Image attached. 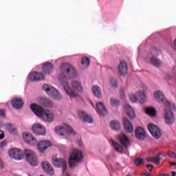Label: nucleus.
I'll use <instances>...</instances> for the list:
<instances>
[{
	"label": "nucleus",
	"instance_id": "nucleus-40",
	"mask_svg": "<svg viewBox=\"0 0 176 176\" xmlns=\"http://www.w3.org/2000/svg\"><path fill=\"white\" fill-rule=\"evenodd\" d=\"M160 160H161L160 158H155V157H154V163L155 164H160Z\"/></svg>",
	"mask_w": 176,
	"mask_h": 176
},
{
	"label": "nucleus",
	"instance_id": "nucleus-42",
	"mask_svg": "<svg viewBox=\"0 0 176 176\" xmlns=\"http://www.w3.org/2000/svg\"><path fill=\"white\" fill-rule=\"evenodd\" d=\"M5 138V134L3 133V131L0 130V140H3Z\"/></svg>",
	"mask_w": 176,
	"mask_h": 176
},
{
	"label": "nucleus",
	"instance_id": "nucleus-5",
	"mask_svg": "<svg viewBox=\"0 0 176 176\" xmlns=\"http://www.w3.org/2000/svg\"><path fill=\"white\" fill-rule=\"evenodd\" d=\"M164 104L166 107L165 108L164 112V119L166 124L171 126V124H173L174 122H175V119L174 118V113L171 110V108H174L175 105L174 103H172L168 100H166Z\"/></svg>",
	"mask_w": 176,
	"mask_h": 176
},
{
	"label": "nucleus",
	"instance_id": "nucleus-39",
	"mask_svg": "<svg viewBox=\"0 0 176 176\" xmlns=\"http://www.w3.org/2000/svg\"><path fill=\"white\" fill-rule=\"evenodd\" d=\"M0 118H5V110L0 109Z\"/></svg>",
	"mask_w": 176,
	"mask_h": 176
},
{
	"label": "nucleus",
	"instance_id": "nucleus-2",
	"mask_svg": "<svg viewBox=\"0 0 176 176\" xmlns=\"http://www.w3.org/2000/svg\"><path fill=\"white\" fill-rule=\"evenodd\" d=\"M23 154L25 156V160L30 166H38V157H36V154L32 150L25 148L23 153V151L19 148H12L8 152L10 157L15 160H21L23 159Z\"/></svg>",
	"mask_w": 176,
	"mask_h": 176
},
{
	"label": "nucleus",
	"instance_id": "nucleus-7",
	"mask_svg": "<svg viewBox=\"0 0 176 176\" xmlns=\"http://www.w3.org/2000/svg\"><path fill=\"white\" fill-rule=\"evenodd\" d=\"M55 133L59 135H65L66 134H75V132L72 128L67 124L56 126Z\"/></svg>",
	"mask_w": 176,
	"mask_h": 176
},
{
	"label": "nucleus",
	"instance_id": "nucleus-54",
	"mask_svg": "<svg viewBox=\"0 0 176 176\" xmlns=\"http://www.w3.org/2000/svg\"><path fill=\"white\" fill-rule=\"evenodd\" d=\"M174 43H175V45H176V38L174 41Z\"/></svg>",
	"mask_w": 176,
	"mask_h": 176
},
{
	"label": "nucleus",
	"instance_id": "nucleus-6",
	"mask_svg": "<svg viewBox=\"0 0 176 176\" xmlns=\"http://www.w3.org/2000/svg\"><path fill=\"white\" fill-rule=\"evenodd\" d=\"M43 90L47 93V94H49L50 97H52L54 100H61V94H60V92L56 88L49 85H43Z\"/></svg>",
	"mask_w": 176,
	"mask_h": 176
},
{
	"label": "nucleus",
	"instance_id": "nucleus-3",
	"mask_svg": "<svg viewBox=\"0 0 176 176\" xmlns=\"http://www.w3.org/2000/svg\"><path fill=\"white\" fill-rule=\"evenodd\" d=\"M30 109L38 118H40V119H42L44 122L50 123L54 120V114H53V112L50 110H45L40 105L35 104H31Z\"/></svg>",
	"mask_w": 176,
	"mask_h": 176
},
{
	"label": "nucleus",
	"instance_id": "nucleus-53",
	"mask_svg": "<svg viewBox=\"0 0 176 176\" xmlns=\"http://www.w3.org/2000/svg\"><path fill=\"white\" fill-rule=\"evenodd\" d=\"M65 176H71V175H69V174H68V173H66V175Z\"/></svg>",
	"mask_w": 176,
	"mask_h": 176
},
{
	"label": "nucleus",
	"instance_id": "nucleus-35",
	"mask_svg": "<svg viewBox=\"0 0 176 176\" xmlns=\"http://www.w3.org/2000/svg\"><path fill=\"white\" fill-rule=\"evenodd\" d=\"M160 50H157L156 48H153L151 50L150 53L152 56H159L160 54Z\"/></svg>",
	"mask_w": 176,
	"mask_h": 176
},
{
	"label": "nucleus",
	"instance_id": "nucleus-26",
	"mask_svg": "<svg viewBox=\"0 0 176 176\" xmlns=\"http://www.w3.org/2000/svg\"><path fill=\"white\" fill-rule=\"evenodd\" d=\"M124 109L126 111L127 116H129L130 119H134V118H135L134 110L129 104H125Z\"/></svg>",
	"mask_w": 176,
	"mask_h": 176
},
{
	"label": "nucleus",
	"instance_id": "nucleus-15",
	"mask_svg": "<svg viewBox=\"0 0 176 176\" xmlns=\"http://www.w3.org/2000/svg\"><path fill=\"white\" fill-rule=\"evenodd\" d=\"M29 79L32 82H36L38 80H43L45 79V76H43L42 73L33 72L30 74Z\"/></svg>",
	"mask_w": 176,
	"mask_h": 176
},
{
	"label": "nucleus",
	"instance_id": "nucleus-50",
	"mask_svg": "<svg viewBox=\"0 0 176 176\" xmlns=\"http://www.w3.org/2000/svg\"><path fill=\"white\" fill-rule=\"evenodd\" d=\"M82 144L83 143H82V140L78 141V144L80 145V146H82Z\"/></svg>",
	"mask_w": 176,
	"mask_h": 176
},
{
	"label": "nucleus",
	"instance_id": "nucleus-27",
	"mask_svg": "<svg viewBox=\"0 0 176 176\" xmlns=\"http://www.w3.org/2000/svg\"><path fill=\"white\" fill-rule=\"evenodd\" d=\"M110 127L112 130L118 131L120 129V122L118 120H111L110 122Z\"/></svg>",
	"mask_w": 176,
	"mask_h": 176
},
{
	"label": "nucleus",
	"instance_id": "nucleus-22",
	"mask_svg": "<svg viewBox=\"0 0 176 176\" xmlns=\"http://www.w3.org/2000/svg\"><path fill=\"white\" fill-rule=\"evenodd\" d=\"M118 140H119L120 144L124 148H127L129 145H130V141L129 140V138L124 134H121L118 136Z\"/></svg>",
	"mask_w": 176,
	"mask_h": 176
},
{
	"label": "nucleus",
	"instance_id": "nucleus-18",
	"mask_svg": "<svg viewBox=\"0 0 176 176\" xmlns=\"http://www.w3.org/2000/svg\"><path fill=\"white\" fill-rule=\"evenodd\" d=\"M11 104L15 109H21L23 105H24V101L20 98H14L11 101Z\"/></svg>",
	"mask_w": 176,
	"mask_h": 176
},
{
	"label": "nucleus",
	"instance_id": "nucleus-13",
	"mask_svg": "<svg viewBox=\"0 0 176 176\" xmlns=\"http://www.w3.org/2000/svg\"><path fill=\"white\" fill-rule=\"evenodd\" d=\"M78 115L84 123H93L94 122L93 118L91 117V116L87 114L86 111H78Z\"/></svg>",
	"mask_w": 176,
	"mask_h": 176
},
{
	"label": "nucleus",
	"instance_id": "nucleus-21",
	"mask_svg": "<svg viewBox=\"0 0 176 176\" xmlns=\"http://www.w3.org/2000/svg\"><path fill=\"white\" fill-rule=\"evenodd\" d=\"M96 111L98 113H100L101 116H105L108 113V111L104 104L101 102H99L96 104Z\"/></svg>",
	"mask_w": 176,
	"mask_h": 176
},
{
	"label": "nucleus",
	"instance_id": "nucleus-11",
	"mask_svg": "<svg viewBox=\"0 0 176 176\" xmlns=\"http://www.w3.org/2000/svg\"><path fill=\"white\" fill-rule=\"evenodd\" d=\"M52 162L54 167H61L63 173L66 171L67 161H65V160L61 158H53Z\"/></svg>",
	"mask_w": 176,
	"mask_h": 176
},
{
	"label": "nucleus",
	"instance_id": "nucleus-12",
	"mask_svg": "<svg viewBox=\"0 0 176 176\" xmlns=\"http://www.w3.org/2000/svg\"><path fill=\"white\" fill-rule=\"evenodd\" d=\"M23 138L27 144L29 145H36L38 144V140H36V138H34L32 134L25 133L23 134Z\"/></svg>",
	"mask_w": 176,
	"mask_h": 176
},
{
	"label": "nucleus",
	"instance_id": "nucleus-44",
	"mask_svg": "<svg viewBox=\"0 0 176 176\" xmlns=\"http://www.w3.org/2000/svg\"><path fill=\"white\" fill-rule=\"evenodd\" d=\"M147 160H148V162H152L153 163H154L155 157H148L147 158Z\"/></svg>",
	"mask_w": 176,
	"mask_h": 176
},
{
	"label": "nucleus",
	"instance_id": "nucleus-28",
	"mask_svg": "<svg viewBox=\"0 0 176 176\" xmlns=\"http://www.w3.org/2000/svg\"><path fill=\"white\" fill-rule=\"evenodd\" d=\"M92 91L95 97H97V98H101V89H100V87L94 86L92 87Z\"/></svg>",
	"mask_w": 176,
	"mask_h": 176
},
{
	"label": "nucleus",
	"instance_id": "nucleus-31",
	"mask_svg": "<svg viewBox=\"0 0 176 176\" xmlns=\"http://www.w3.org/2000/svg\"><path fill=\"white\" fill-rule=\"evenodd\" d=\"M151 64L154 65V67H160L162 65V62L155 57H152L150 60Z\"/></svg>",
	"mask_w": 176,
	"mask_h": 176
},
{
	"label": "nucleus",
	"instance_id": "nucleus-17",
	"mask_svg": "<svg viewBox=\"0 0 176 176\" xmlns=\"http://www.w3.org/2000/svg\"><path fill=\"white\" fill-rule=\"evenodd\" d=\"M38 102L41 107H45V108H52L53 107V102L48 98H39L38 99Z\"/></svg>",
	"mask_w": 176,
	"mask_h": 176
},
{
	"label": "nucleus",
	"instance_id": "nucleus-29",
	"mask_svg": "<svg viewBox=\"0 0 176 176\" xmlns=\"http://www.w3.org/2000/svg\"><path fill=\"white\" fill-rule=\"evenodd\" d=\"M112 144L114 146V149L116 152L118 153H122L123 152V147L119 143H117L116 142L111 140Z\"/></svg>",
	"mask_w": 176,
	"mask_h": 176
},
{
	"label": "nucleus",
	"instance_id": "nucleus-51",
	"mask_svg": "<svg viewBox=\"0 0 176 176\" xmlns=\"http://www.w3.org/2000/svg\"><path fill=\"white\" fill-rule=\"evenodd\" d=\"M175 175H176L175 171L172 172V176H175Z\"/></svg>",
	"mask_w": 176,
	"mask_h": 176
},
{
	"label": "nucleus",
	"instance_id": "nucleus-52",
	"mask_svg": "<svg viewBox=\"0 0 176 176\" xmlns=\"http://www.w3.org/2000/svg\"><path fill=\"white\" fill-rule=\"evenodd\" d=\"M4 145H5L4 143H3V142H1V146H3Z\"/></svg>",
	"mask_w": 176,
	"mask_h": 176
},
{
	"label": "nucleus",
	"instance_id": "nucleus-43",
	"mask_svg": "<svg viewBox=\"0 0 176 176\" xmlns=\"http://www.w3.org/2000/svg\"><path fill=\"white\" fill-rule=\"evenodd\" d=\"M162 155V153H158L155 155V159H160V156Z\"/></svg>",
	"mask_w": 176,
	"mask_h": 176
},
{
	"label": "nucleus",
	"instance_id": "nucleus-41",
	"mask_svg": "<svg viewBox=\"0 0 176 176\" xmlns=\"http://www.w3.org/2000/svg\"><path fill=\"white\" fill-rule=\"evenodd\" d=\"M146 168H149L148 171L151 173L152 171V169L153 168V165L152 164H147Z\"/></svg>",
	"mask_w": 176,
	"mask_h": 176
},
{
	"label": "nucleus",
	"instance_id": "nucleus-46",
	"mask_svg": "<svg viewBox=\"0 0 176 176\" xmlns=\"http://www.w3.org/2000/svg\"><path fill=\"white\" fill-rule=\"evenodd\" d=\"M120 97L122 99L124 98V93L123 91H121Z\"/></svg>",
	"mask_w": 176,
	"mask_h": 176
},
{
	"label": "nucleus",
	"instance_id": "nucleus-34",
	"mask_svg": "<svg viewBox=\"0 0 176 176\" xmlns=\"http://www.w3.org/2000/svg\"><path fill=\"white\" fill-rule=\"evenodd\" d=\"M81 64L85 67H89V65H90V59L88 57L83 56L82 58Z\"/></svg>",
	"mask_w": 176,
	"mask_h": 176
},
{
	"label": "nucleus",
	"instance_id": "nucleus-37",
	"mask_svg": "<svg viewBox=\"0 0 176 176\" xmlns=\"http://www.w3.org/2000/svg\"><path fill=\"white\" fill-rule=\"evenodd\" d=\"M110 83L112 87H118V86H119V85L118 84V81H116V79L115 78H111L110 80Z\"/></svg>",
	"mask_w": 176,
	"mask_h": 176
},
{
	"label": "nucleus",
	"instance_id": "nucleus-38",
	"mask_svg": "<svg viewBox=\"0 0 176 176\" xmlns=\"http://www.w3.org/2000/svg\"><path fill=\"white\" fill-rule=\"evenodd\" d=\"M166 155H168V156H169L170 157H172L173 159H175V157H176V153L175 152L171 151H168L166 153Z\"/></svg>",
	"mask_w": 176,
	"mask_h": 176
},
{
	"label": "nucleus",
	"instance_id": "nucleus-19",
	"mask_svg": "<svg viewBox=\"0 0 176 176\" xmlns=\"http://www.w3.org/2000/svg\"><path fill=\"white\" fill-rule=\"evenodd\" d=\"M135 137L138 140L142 141L146 138V133L142 127H138L135 130Z\"/></svg>",
	"mask_w": 176,
	"mask_h": 176
},
{
	"label": "nucleus",
	"instance_id": "nucleus-14",
	"mask_svg": "<svg viewBox=\"0 0 176 176\" xmlns=\"http://www.w3.org/2000/svg\"><path fill=\"white\" fill-rule=\"evenodd\" d=\"M128 69L129 66H127L126 61H120L118 67L119 74H120L122 76H126V75H127Z\"/></svg>",
	"mask_w": 176,
	"mask_h": 176
},
{
	"label": "nucleus",
	"instance_id": "nucleus-4",
	"mask_svg": "<svg viewBox=\"0 0 176 176\" xmlns=\"http://www.w3.org/2000/svg\"><path fill=\"white\" fill-rule=\"evenodd\" d=\"M83 162V153L82 151L76 148H74L69 153V167L70 168H76L79 166V164Z\"/></svg>",
	"mask_w": 176,
	"mask_h": 176
},
{
	"label": "nucleus",
	"instance_id": "nucleus-33",
	"mask_svg": "<svg viewBox=\"0 0 176 176\" xmlns=\"http://www.w3.org/2000/svg\"><path fill=\"white\" fill-rule=\"evenodd\" d=\"M7 130L11 134H16L17 133V130L16 129V127L11 124H9L6 126Z\"/></svg>",
	"mask_w": 176,
	"mask_h": 176
},
{
	"label": "nucleus",
	"instance_id": "nucleus-8",
	"mask_svg": "<svg viewBox=\"0 0 176 176\" xmlns=\"http://www.w3.org/2000/svg\"><path fill=\"white\" fill-rule=\"evenodd\" d=\"M31 130L34 134H36V135H46V129H45V126L42 125L41 123L36 122L34 123Z\"/></svg>",
	"mask_w": 176,
	"mask_h": 176
},
{
	"label": "nucleus",
	"instance_id": "nucleus-30",
	"mask_svg": "<svg viewBox=\"0 0 176 176\" xmlns=\"http://www.w3.org/2000/svg\"><path fill=\"white\" fill-rule=\"evenodd\" d=\"M146 113L149 116H156V109L153 107H147L146 108Z\"/></svg>",
	"mask_w": 176,
	"mask_h": 176
},
{
	"label": "nucleus",
	"instance_id": "nucleus-24",
	"mask_svg": "<svg viewBox=\"0 0 176 176\" xmlns=\"http://www.w3.org/2000/svg\"><path fill=\"white\" fill-rule=\"evenodd\" d=\"M123 123L125 131L126 133H133V124H131V122L128 120L127 118H123Z\"/></svg>",
	"mask_w": 176,
	"mask_h": 176
},
{
	"label": "nucleus",
	"instance_id": "nucleus-9",
	"mask_svg": "<svg viewBox=\"0 0 176 176\" xmlns=\"http://www.w3.org/2000/svg\"><path fill=\"white\" fill-rule=\"evenodd\" d=\"M148 130L154 138L157 140L162 137V131H160V128L159 126L153 124H151L148 126Z\"/></svg>",
	"mask_w": 176,
	"mask_h": 176
},
{
	"label": "nucleus",
	"instance_id": "nucleus-20",
	"mask_svg": "<svg viewBox=\"0 0 176 176\" xmlns=\"http://www.w3.org/2000/svg\"><path fill=\"white\" fill-rule=\"evenodd\" d=\"M50 146V142L47 140H41L38 142L37 148L41 153H43L47 148Z\"/></svg>",
	"mask_w": 176,
	"mask_h": 176
},
{
	"label": "nucleus",
	"instance_id": "nucleus-16",
	"mask_svg": "<svg viewBox=\"0 0 176 176\" xmlns=\"http://www.w3.org/2000/svg\"><path fill=\"white\" fill-rule=\"evenodd\" d=\"M42 69L43 75H50V74L53 72V64L50 62L43 63Z\"/></svg>",
	"mask_w": 176,
	"mask_h": 176
},
{
	"label": "nucleus",
	"instance_id": "nucleus-49",
	"mask_svg": "<svg viewBox=\"0 0 176 176\" xmlns=\"http://www.w3.org/2000/svg\"><path fill=\"white\" fill-rule=\"evenodd\" d=\"M170 166H176V162H170Z\"/></svg>",
	"mask_w": 176,
	"mask_h": 176
},
{
	"label": "nucleus",
	"instance_id": "nucleus-36",
	"mask_svg": "<svg viewBox=\"0 0 176 176\" xmlns=\"http://www.w3.org/2000/svg\"><path fill=\"white\" fill-rule=\"evenodd\" d=\"M110 101H111V104L113 105V107H118L120 104L119 100H115V99H113V98H111L110 99Z\"/></svg>",
	"mask_w": 176,
	"mask_h": 176
},
{
	"label": "nucleus",
	"instance_id": "nucleus-1",
	"mask_svg": "<svg viewBox=\"0 0 176 176\" xmlns=\"http://www.w3.org/2000/svg\"><path fill=\"white\" fill-rule=\"evenodd\" d=\"M60 85L63 86L66 94L69 97H79L78 93L83 91L82 83L76 80L72 82V87L68 85L67 79H74L76 78V70L69 63H63L60 65V72L58 75Z\"/></svg>",
	"mask_w": 176,
	"mask_h": 176
},
{
	"label": "nucleus",
	"instance_id": "nucleus-32",
	"mask_svg": "<svg viewBox=\"0 0 176 176\" xmlns=\"http://www.w3.org/2000/svg\"><path fill=\"white\" fill-rule=\"evenodd\" d=\"M133 163L138 167H140V166H142L145 163V159L138 157L133 160Z\"/></svg>",
	"mask_w": 176,
	"mask_h": 176
},
{
	"label": "nucleus",
	"instance_id": "nucleus-10",
	"mask_svg": "<svg viewBox=\"0 0 176 176\" xmlns=\"http://www.w3.org/2000/svg\"><path fill=\"white\" fill-rule=\"evenodd\" d=\"M129 99L131 102H137V100H139L140 104H144V102H145V100H146V96L144 91H139L138 93V97L135 94H131L129 96Z\"/></svg>",
	"mask_w": 176,
	"mask_h": 176
},
{
	"label": "nucleus",
	"instance_id": "nucleus-48",
	"mask_svg": "<svg viewBox=\"0 0 176 176\" xmlns=\"http://www.w3.org/2000/svg\"><path fill=\"white\" fill-rule=\"evenodd\" d=\"M0 167H1V168H3V163L2 162L1 160H0Z\"/></svg>",
	"mask_w": 176,
	"mask_h": 176
},
{
	"label": "nucleus",
	"instance_id": "nucleus-25",
	"mask_svg": "<svg viewBox=\"0 0 176 176\" xmlns=\"http://www.w3.org/2000/svg\"><path fill=\"white\" fill-rule=\"evenodd\" d=\"M154 98L156 99L158 102H164L166 100V97H164V94L163 92L160 91H157L154 93Z\"/></svg>",
	"mask_w": 176,
	"mask_h": 176
},
{
	"label": "nucleus",
	"instance_id": "nucleus-47",
	"mask_svg": "<svg viewBox=\"0 0 176 176\" xmlns=\"http://www.w3.org/2000/svg\"><path fill=\"white\" fill-rule=\"evenodd\" d=\"M158 176H170V175H168L167 173H162V174L159 175Z\"/></svg>",
	"mask_w": 176,
	"mask_h": 176
},
{
	"label": "nucleus",
	"instance_id": "nucleus-45",
	"mask_svg": "<svg viewBox=\"0 0 176 176\" xmlns=\"http://www.w3.org/2000/svg\"><path fill=\"white\" fill-rule=\"evenodd\" d=\"M142 175L151 176V173H149L148 172H145V173H142Z\"/></svg>",
	"mask_w": 176,
	"mask_h": 176
},
{
	"label": "nucleus",
	"instance_id": "nucleus-23",
	"mask_svg": "<svg viewBox=\"0 0 176 176\" xmlns=\"http://www.w3.org/2000/svg\"><path fill=\"white\" fill-rule=\"evenodd\" d=\"M42 167L44 171L47 173V174H49L50 175H53L54 174V170H53V167L47 162H43Z\"/></svg>",
	"mask_w": 176,
	"mask_h": 176
}]
</instances>
